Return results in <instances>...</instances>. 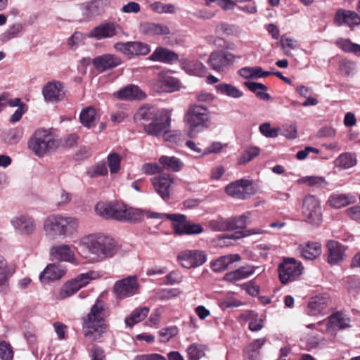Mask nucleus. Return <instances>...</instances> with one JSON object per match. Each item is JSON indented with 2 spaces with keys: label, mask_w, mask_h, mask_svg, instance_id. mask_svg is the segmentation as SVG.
<instances>
[{
  "label": "nucleus",
  "mask_w": 360,
  "mask_h": 360,
  "mask_svg": "<svg viewBox=\"0 0 360 360\" xmlns=\"http://www.w3.org/2000/svg\"><path fill=\"white\" fill-rule=\"evenodd\" d=\"M107 316V304L104 301L97 299L89 311L82 318L84 335L91 341L101 338L108 328Z\"/></svg>",
  "instance_id": "1"
},
{
  "label": "nucleus",
  "mask_w": 360,
  "mask_h": 360,
  "mask_svg": "<svg viewBox=\"0 0 360 360\" xmlns=\"http://www.w3.org/2000/svg\"><path fill=\"white\" fill-rule=\"evenodd\" d=\"M95 211L103 218L121 221L137 222L143 219V212L140 209L128 207L118 202H98L95 206Z\"/></svg>",
  "instance_id": "2"
},
{
  "label": "nucleus",
  "mask_w": 360,
  "mask_h": 360,
  "mask_svg": "<svg viewBox=\"0 0 360 360\" xmlns=\"http://www.w3.org/2000/svg\"><path fill=\"white\" fill-rule=\"evenodd\" d=\"M78 226L79 221L75 217L53 214L44 220V231L46 237L55 240L58 237H72L77 233Z\"/></svg>",
  "instance_id": "3"
},
{
  "label": "nucleus",
  "mask_w": 360,
  "mask_h": 360,
  "mask_svg": "<svg viewBox=\"0 0 360 360\" xmlns=\"http://www.w3.org/2000/svg\"><path fill=\"white\" fill-rule=\"evenodd\" d=\"M79 245L101 259L112 257L118 250L115 240L101 233L89 234L80 239Z\"/></svg>",
  "instance_id": "4"
},
{
  "label": "nucleus",
  "mask_w": 360,
  "mask_h": 360,
  "mask_svg": "<svg viewBox=\"0 0 360 360\" xmlns=\"http://www.w3.org/2000/svg\"><path fill=\"white\" fill-rule=\"evenodd\" d=\"M210 120V112L207 106L191 104L184 117V121L188 127V136L193 138L198 132L209 128Z\"/></svg>",
  "instance_id": "5"
},
{
  "label": "nucleus",
  "mask_w": 360,
  "mask_h": 360,
  "mask_svg": "<svg viewBox=\"0 0 360 360\" xmlns=\"http://www.w3.org/2000/svg\"><path fill=\"white\" fill-rule=\"evenodd\" d=\"M28 147L35 155L43 157L57 148L58 142L51 131L39 129L34 131L28 141Z\"/></svg>",
  "instance_id": "6"
},
{
  "label": "nucleus",
  "mask_w": 360,
  "mask_h": 360,
  "mask_svg": "<svg viewBox=\"0 0 360 360\" xmlns=\"http://www.w3.org/2000/svg\"><path fill=\"white\" fill-rule=\"evenodd\" d=\"M98 277V274L94 271L79 274L75 278L65 282L62 285L58 293V299L61 300L72 296L88 285L91 281Z\"/></svg>",
  "instance_id": "7"
},
{
  "label": "nucleus",
  "mask_w": 360,
  "mask_h": 360,
  "mask_svg": "<svg viewBox=\"0 0 360 360\" xmlns=\"http://www.w3.org/2000/svg\"><path fill=\"white\" fill-rule=\"evenodd\" d=\"M302 214L306 222L312 226H319L322 222L320 200L315 195H306L302 201Z\"/></svg>",
  "instance_id": "8"
},
{
  "label": "nucleus",
  "mask_w": 360,
  "mask_h": 360,
  "mask_svg": "<svg viewBox=\"0 0 360 360\" xmlns=\"http://www.w3.org/2000/svg\"><path fill=\"white\" fill-rule=\"evenodd\" d=\"M304 267L302 263L294 258H284L278 268V276L283 284H288L297 280L302 274Z\"/></svg>",
  "instance_id": "9"
},
{
  "label": "nucleus",
  "mask_w": 360,
  "mask_h": 360,
  "mask_svg": "<svg viewBox=\"0 0 360 360\" xmlns=\"http://www.w3.org/2000/svg\"><path fill=\"white\" fill-rule=\"evenodd\" d=\"M171 115L166 109H161V112L150 123L144 124V131L150 135L160 137L169 131Z\"/></svg>",
  "instance_id": "10"
},
{
  "label": "nucleus",
  "mask_w": 360,
  "mask_h": 360,
  "mask_svg": "<svg viewBox=\"0 0 360 360\" xmlns=\"http://www.w3.org/2000/svg\"><path fill=\"white\" fill-rule=\"evenodd\" d=\"M236 56L224 50L214 51L210 55L208 65L217 72H224L235 63Z\"/></svg>",
  "instance_id": "11"
},
{
  "label": "nucleus",
  "mask_w": 360,
  "mask_h": 360,
  "mask_svg": "<svg viewBox=\"0 0 360 360\" xmlns=\"http://www.w3.org/2000/svg\"><path fill=\"white\" fill-rule=\"evenodd\" d=\"M225 191L227 195L240 200L248 199L255 193L252 181L246 179H240L229 184Z\"/></svg>",
  "instance_id": "12"
},
{
  "label": "nucleus",
  "mask_w": 360,
  "mask_h": 360,
  "mask_svg": "<svg viewBox=\"0 0 360 360\" xmlns=\"http://www.w3.org/2000/svg\"><path fill=\"white\" fill-rule=\"evenodd\" d=\"M177 260L183 267L191 269L204 264L207 262V256L202 250H185L179 253Z\"/></svg>",
  "instance_id": "13"
},
{
  "label": "nucleus",
  "mask_w": 360,
  "mask_h": 360,
  "mask_svg": "<svg viewBox=\"0 0 360 360\" xmlns=\"http://www.w3.org/2000/svg\"><path fill=\"white\" fill-rule=\"evenodd\" d=\"M139 288V283L136 276H128L115 282L113 292L117 298L125 299L134 295Z\"/></svg>",
  "instance_id": "14"
},
{
  "label": "nucleus",
  "mask_w": 360,
  "mask_h": 360,
  "mask_svg": "<svg viewBox=\"0 0 360 360\" xmlns=\"http://www.w3.org/2000/svg\"><path fill=\"white\" fill-rule=\"evenodd\" d=\"M120 34H124L122 27L116 22H104L94 27L90 31L88 36L101 40L105 38H112Z\"/></svg>",
  "instance_id": "15"
},
{
  "label": "nucleus",
  "mask_w": 360,
  "mask_h": 360,
  "mask_svg": "<svg viewBox=\"0 0 360 360\" xmlns=\"http://www.w3.org/2000/svg\"><path fill=\"white\" fill-rule=\"evenodd\" d=\"M11 223L15 230L22 236H30L33 234L37 228L33 217L27 214H20L13 217Z\"/></svg>",
  "instance_id": "16"
},
{
  "label": "nucleus",
  "mask_w": 360,
  "mask_h": 360,
  "mask_svg": "<svg viewBox=\"0 0 360 360\" xmlns=\"http://www.w3.org/2000/svg\"><path fill=\"white\" fill-rule=\"evenodd\" d=\"M92 63L97 70L104 72L120 65L122 60L116 55L106 53L94 58Z\"/></svg>",
  "instance_id": "17"
},
{
  "label": "nucleus",
  "mask_w": 360,
  "mask_h": 360,
  "mask_svg": "<svg viewBox=\"0 0 360 360\" xmlns=\"http://www.w3.org/2000/svg\"><path fill=\"white\" fill-rule=\"evenodd\" d=\"M334 22L338 26L346 25L353 28L360 25V13L351 10L339 9L335 15Z\"/></svg>",
  "instance_id": "18"
},
{
  "label": "nucleus",
  "mask_w": 360,
  "mask_h": 360,
  "mask_svg": "<svg viewBox=\"0 0 360 360\" xmlns=\"http://www.w3.org/2000/svg\"><path fill=\"white\" fill-rule=\"evenodd\" d=\"M42 94L47 102H58L65 98V91L58 82L47 83L43 88Z\"/></svg>",
  "instance_id": "19"
},
{
  "label": "nucleus",
  "mask_w": 360,
  "mask_h": 360,
  "mask_svg": "<svg viewBox=\"0 0 360 360\" xmlns=\"http://www.w3.org/2000/svg\"><path fill=\"white\" fill-rule=\"evenodd\" d=\"M109 5V0H93L82 5V13L89 20L103 13Z\"/></svg>",
  "instance_id": "20"
},
{
  "label": "nucleus",
  "mask_w": 360,
  "mask_h": 360,
  "mask_svg": "<svg viewBox=\"0 0 360 360\" xmlns=\"http://www.w3.org/2000/svg\"><path fill=\"white\" fill-rule=\"evenodd\" d=\"M152 184L156 192L164 200L169 198V189L174 183V179L170 175H162L153 178Z\"/></svg>",
  "instance_id": "21"
},
{
  "label": "nucleus",
  "mask_w": 360,
  "mask_h": 360,
  "mask_svg": "<svg viewBox=\"0 0 360 360\" xmlns=\"http://www.w3.org/2000/svg\"><path fill=\"white\" fill-rule=\"evenodd\" d=\"M328 257V262L332 265H335L344 260L346 248L335 240H329L327 243Z\"/></svg>",
  "instance_id": "22"
},
{
  "label": "nucleus",
  "mask_w": 360,
  "mask_h": 360,
  "mask_svg": "<svg viewBox=\"0 0 360 360\" xmlns=\"http://www.w3.org/2000/svg\"><path fill=\"white\" fill-rule=\"evenodd\" d=\"M51 257L58 261L67 262L72 264L76 263V258L74 252L70 247L66 244L52 246L50 249Z\"/></svg>",
  "instance_id": "23"
},
{
  "label": "nucleus",
  "mask_w": 360,
  "mask_h": 360,
  "mask_svg": "<svg viewBox=\"0 0 360 360\" xmlns=\"http://www.w3.org/2000/svg\"><path fill=\"white\" fill-rule=\"evenodd\" d=\"M66 274V269L62 265L49 264L39 275V280L43 283L60 279Z\"/></svg>",
  "instance_id": "24"
},
{
  "label": "nucleus",
  "mask_w": 360,
  "mask_h": 360,
  "mask_svg": "<svg viewBox=\"0 0 360 360\" xmlns=\"http://www.w3.org/2000/svg\"><path fill=\"white\" fill-rule=\"evenodd\" d=\"M139 32L147 36L167 35L170 34L169 28L162 23L142 22L139 25Z\"/></svg>",
  "instance_id": "25"
},
{
  "label": "nucleus",
  "mask_w": 360,
  "mask_h": 360,
  "mask_svg": "<svg viewBox=\"0 0 360 360\" xmlns=\"http://www.w3.org/2000/svg\"><path fill=\"white\" fill-rule=\"evenodd\" d=\"M115 96L125 101L141 100L146 97L145 93L137 86L130 84L114 93Z\"/></svg>",
  "instance_id": "26"
},
{
  "label": "nucleus",
  "mask_w": 360,
  "mask_h": 360,
  "mask_svg": "<svg viewBox=\"0 0 360 360\" xmlns=\"http://www.w3.org/2000/svg\"><path fill=\"white\" fill-rule=\"evenodd\" d=\"M15 273V268L9 264L6 259L0 255V292H6L8 289V282Z\"/></svg>",
  "instance_id": "27"
},
{
  "label": "nucleus",
  "mask_w": 360,
  "mask_h": 360,
  "mask_svg": "<svg viewBox=\"0 0 360 360\" xmlns=\"http://www.w3.org/2000/svg\"><path fill=\"white\" fill-rule=\"evenodd\" d=\"M298 250L303 258L313 260L321 254V245L318 242H308L300 245Z\"/></svg>",
  "instance_id": "28"
},
{
  "label": "nucleus",
  "mask_w": 360,
  "mask_h": 360,
  "mask_svg": "<svg viewBox=\"0 0 360 360\" xmlns=\"http://www.w3.org/2000/svg\"><path fill=\"white\" fill-rule=\"evenodd\" d=\"M256 267L252 265L241 266L235 271L226 273L224 280L229 282H236L248 278L255 273Z\"/></svg>",
  "instance_id": "29"
},
{
  "label": "nucleus",
  "mask_w": 360,
  "mask_h": 360,
  "mask_svg": "<svg viewBox=\"0 0 360 360\" xmlns=\"http://www.w3.org/2000/svg\"><path fill=\"white\" fill-rule=\"evenodd\" d=\"M240 256L238 254L221 256L211 262V269L214 272H221L227 269L229 265L233 262L240 261Z\"/></svg>",
  "instance_id": "30"
},
{
  "label": "nucleus",
  "mask_w": 360,
  "mask_h": 360,
  "mask_svg": "<svg viewBox=\"0 0 360 360\" xmlns=\"http://www.w3.org/2000/svg\"><path fill=\"white\" fill-rule=\"evenodd\" d=\"M355 202L356 197L350 193L332 194L328 200L329 206L335 209H340Z\"/></svg>",
  "instance_id": "31"
},
{
  "label": "nucleus",
  "mask_w": 360,
  "mask_h": 360,
  "mask_svg": "<svg viewBox=\"0 0 360 360\" xmlns=\"http://www.w3.org/2000/svg\"><path fill=\"white\" fill-rule=\"evenodd\" d=\"M328 305V298L323 296H316L311 299L308 304V314L311 316H318L325 314Z\"/></svg>",
  "instance_id": "32"
},
{
  "label": "nucleus",
  "mask_w": 360,
  "mask_h": 360,
  "mask_svg": "<svg viewBox=\"0 0 360 360\" xmlns=\"http://www.w3.org/2000/svg\"><path fill=\"white\" fill-rule=\"evenodd\" d=\"M153 61L172 63L178 60V55L172 51L163 47H158L148 58Z\"/></svg>",
  "instance_id": "33"
},
{
  "label": "nucleus",
  "mask_w": 360,
  "mask_h": 360,
  "mask_svg": "<svg viewBox=\"0 0 360 360\" xmlns=\"http://www.w3.org/2000/svg\"><path fill=\"white\" fill-rule=\"evenodd\" d=\"M266 338H258L253 340L244 349V357L248 360H257L260 356L259 349L266 343Z\"/></svg>",
  "instance_id": "34"
},
{
  "label": "nucleus",
  "mask_w": 360,
  "mask_h": 360,
  "mask_svg": "<svg viewBox=\"0 0 360 360\" xmlns=\"http://www.w3.org/2000/svg\"><path fill=\"white\" fill-rule=\"evenodd\" d=\"M350 319L346 314L342 312H336L329 317V320L326 323V330H329L331 327H336L339 329H345L349 328Z\"/></svg>",
  "instance_id": "35"
},
{
  "label": "nucleus",
  "mask_w": 360,
  "mask_h": 360,
  "mask_svg": "<svg viewBox=\"0 0 360 360\" xmlns=\"http://www.w3.org/2000/svg\"><path fill=\"white\" fill-rule=\"evenodd\" d=\"M216 91L221 95L231 98H240L243 96V93L237 86L228 83H219L215 85Z\"/></svg>",
  "instance_id": "36"
},
{
  "label": "nucleus",
  "mask_w": 360,
  "mask_h": 360,
  "mask_svg": "<svg viewBox=\"0 0 360 360\" xmlns=\"http://www.w3.org/2000/svg\"><path fill=\"white\" fill-rule=\"evenodd\" d=\"M79 120L84 127L90 129L96 125L98 116L95 108L87 107L81 111Z\"/></svg>",
  "instance_id": "37"
},
{
  "label": "nucleus",
  "mask_w": 360,
  "mask_h": 360,
  "mask_svg": "<svg viewBox=\"0 0 360 360\" xmlns=\"http://www.w3.org/2000/svg\"><path fill=\"white\" fill-rule=\"evenodd\" d=\"M166 218L173 221L172 228L175 234L185 235L188 220L184 214H168Z\"/></svg>",
  "instance_id": "38"
},
{
  "label": "nucleus",
  "mask_w": 360,
  "mask_h": 360,
  "mask_svg": "<svg viewBox=\"0 0 360 360\" xmlns=\"http://www.w3.org/2000/svg\"><path fill=\"white\" fill-rule=\"evenodd\" d=\"M161 112V109L158 110L153 106L144 105L141 107L135 114V120L139 121L149 122L156 117Z\"/></svg>",
  "instance_id": "39"
},
{
  "label": "nucleus",
  "mask_w": 360,
  "mask_h": 360,
  "mask_svg": "<svg viewBox=\"0 0 360 360\" xmlns=\"http://www.w3.org/2000/svg\"><path fill=\"white\" fill-rule=\"evenodd\" d=\"M23 30V25L20 22H15L8 26V27L0 34V41L6 43L8 41L17 37Z\"/></svg>",
  "instance_id": "40"
},
{
  "label": "nucleus",
  "mask_w": 360,
  "mask_h": 360,
  "mask_svg": "<svg viewBox=\"0 0 360 360\" xmlns=\"http://www.w3.org/2000/svg\"><path fill=\"white\" fill-rule=\"evenodd\" d=\"M244 84L260 99L264 101H269L270 99V95L265 92L268 89L266 85L255 82H245Z\"/></svg>",
  "instance_id": "41"
},
{
  "label": "nucleus",
  "mask_w": 360,
  "mask_h": 360,
  "mask_svg": "<svg viewBox=\"0 0 360 360\" xmlns=\"http://www.w3.org/2000/svg\"><path fill=\"white\" fill-rule=\"evenodd\" d=\"M184 69L190 75L202 77L207 72L206 67L198 60H191L184 65Z\"/></svg>",
  "instance_id": "42"
},
{
  "label": "nucleus",
  "mask_w": 360,
  "mask_h": 360,
  "mask_svg": "<svg viewBox=\"0 0 360 360\" xmlns=\"http://www.w3.org/2000/svg\"><path fill=\"white\" fill-rule=\"evenodd\" d=\"M159 162L164 169L165 167L174 172L179 171L184 165L180 159L176 157L163 155L160 158Z\"/></svg>",
  "instance_id": "43"
},
{
  "label": "nucleus",
  "mask_w": 360,
  "mask_h": 360,
  "mask_svg": "<svg viewBox=\"0 0 360 360\" xmlns=\"http://www.w3.org/2000/svg\"><path fill=\"white\" fill-rule=\"evenodd\" d=\"M149 309L148 307H143L136 309L131 314L125 319V323L127 326L131 327L134 324L143 320L148 315Z\"/></svg>",
  "instance_id": "44"
},
{
  "label": "nucleus",
  "mask_w": 360,
  "mask_h": 360,
  "mask_svg": "<svg viewBox=\"0 0 360 360\" xmlns=\"http://www.w3.org/2000/svg\"><path fill=\"white\" fill-rule=\"evenodd\" d=\"M335 164L343 169L351 168L356 164V155L350 153H342L335 160Z\"/></svg>",
  "instance_id": "45"
},
{
  "label": "nucleus",
  "mask_w": 360,
  "mask_h": 360,
  "mask_svg": "<svg viewBox=\"0 0 360 360\" xmlns=\"http://www.w3.org/2000/svg\"><path fill=\"white\" fill-rule=\"evenodd\" d=\"M149 7L158 14H174L176 11V8L174 4H163L161 1H155L150 4Z\"/></svg>",
  "instance_id": "46"
},
{
  "label": "nucleus",
  "mask_w": 360,
  "mask_h": 360,
  "mask_svg": "<svg viewBox=\"0 0 360 360\" xmlns=\"http://www.w3.org/2000/svg\"><path fill=\"white\" fill-rule=\"evenodd\" d=\"M206 347L199 344H192L186 349L188 360H200L205 355Z\"/></svg>",
  "instance_id": "47"
},
{
  "label": "nucleus",
  "mask_w": 360,
  "mask_h": 360,
  "mask_svg": "<svg viewBox=\"0 0 360 360\" xmlns=\"http://www.w3.org/2000/svg\"><path fill=\"white\" fill-rule=\"evenodd\" d=\"M335 44L345 52L354 53L360 56V45L352 43L349 39H340L336 41Z\"/></svg>",
  "instance_id": "48"
},
{
  "label": "nucleus",
  "mask_w": 360,
  "mask_h": 360,
  "mask_svg": "<svg viewBox=\"0 0 360 360\" xmlns=\"http://www.w3.org/2000/svg\"><path fill=\"white\" fill-rule=\"evenodd\" d=\"M299 183L305 184L309 186L321 188L327 186L325 178L319 176H307L299 179Z\"/></svg>",
  "instance_id": "49"
},
{
  "label": "nucleus",
  "mask_w": 360,
  "mask_h": 360,
  "mask_svg": "<svg viewBox=\"0 0 360 360\" xmlns=\"http://www.w3.org/2000/svg\"><path fill=\"white\" fill-rule=\"evenodd\" d=\"M208 227L213 231H230L229 219L219 217L209 221Z\"/></svg>",
  "instance_id": "50"
},
{
  "label": "nucleus",
  "mask_w": 360,
  "mask_h": 360,
  "mask_svg": "<svg viewBox=\"0 0 360 360\" xmlns=\"http://www.w3.org/2000/svg\"><path fill=\"white\" fill-rule=\"evenodd\" d=\"M250 215V213L248 212L238 217L228 218L230 231L245 228Z\"/></svg>",
  "instance_id": "51"
},
{
  "label": "nucleus",
  "mask_w": 360,
  "mask_h": 360,
  "mask_svg": "<svg viewBox=\"0 0 360 360\" xmlns=\"http://www.w3.org/2000/svg\"><path fill=\"white\" fill-rule=\"evenodd\" d=\"M158 82L161 87L167 88L169 91L178 86V82L172 77L165 72H160L158 75Z\"/></svg>",
  "instance_id": "52"
},
{
  "label": "nucleus",
  "mask_w": 360,
  "mask_h": 360,
  "mask_svg": "<svg viewBox=\"0 0 360 360\" xmlns=\"http://www.w3.org/2000/svg\"><path fill=\"white\" fill-rule=\"evenodd\" d=\"M72 200V194L64 189H60L55 195L53 198L54 204L58 207L66 206Z\"/></svg>",
  "instance_id": "53"
},
{
  "label": "nucleus",
  "mask_w": 360,
  "mask_h": 360,
  "mask_svg": "<svg viewBox=\"0 0 360 360\" xmlns=\"http://www.w3.org/2000/svg\"><path fill=\"white\" fill-rule=\"evenodd\" d=\"M259 151L260 150L257 147L248 148L242 153L238 158V163L239 165H244L250 162L255 157L259 155Z\"/></svg>",
  "instance_id": "54"
},
{
  "label": "nucleus",
  "mask_w": 360,
  "mask_h": 360,
  "mask_svg": "<svg viewBox=\"0 0 360 360\" xmlns=\"http://www.w3.org/2000/svg\"><path fill=\"white\" fill-rule=\"evenodd\" d=\"M246 319L250 320L249 329L251 331H259L264 326L262 319L258 318V315L254 311H248L246 314Z\"/></svg>",
  "instance_id": "55"
},
{
  "label": "nucleus",
  "mask_w": 360,
  "mask_h": 360,
  "mask_svg": "<svg viewBox=\"0 0 360 360\" xmlns=\"http://www.w3.org/2000/svg\"><path fill=\"white\" fill-rule=\"evenodd\" d=\"M132 56H146L150 52V46L141 41H131Z\"/></svg>",
  "instance_id": "56"
},
{
  "label": "nucleus",
  "mask_w": 360,
  "mask_h": 360,
  "mask_svg": "<svg viewBox=\"0 0 360 360\" xmlns=\"http://www.w3.org/2000/svg\"><path fill=\"white\" fill-rule=\"evenodd\" d=\"M261 72V67H245L240 69L238 74L245 79H257L259 78Z\"/></svg>",
  "instance_id": "57"
},
{
  "label": "nucleus",
  "mask_w": 360,
  "mask_h": 360,
  "mask_svg": "<svg viewBox=\"0 0 360 360\" xmlns=\"http://www.w3.org/2000/svg\"><path fill=\"white\" fill-rule=\"evenodd\" d=\"M91 178L105 176L108 174V169L104 162H98L91 167L86 172Z\"/></svg>",
  "instance_id": "58"
},
{
  "label": "nucleus",
  "mask_w": 360,
  "mask_h": 360,
  "mask_svg": "<svg viewBox=\"0 0 360 360\" xmlns=\"http://www.w3.org/2000/svg\"><path fill=\"white\" fill-rule=\"evenodd\" d=\"M107 160L110 173H117L120 169V156L117 153H110L108 155Z\"/></svg>",
  "instance_id": "59"
},
{
  "label": "nucleus",
  "mask_w": 360,
  "mask_h": 360,
  "mask_svg": "<svg viewBox=\"0 0 360 360\" xmlns=\"http://www.w3.org/2000/svg\"><path fill=\"white\" fill-rule=\"evenodd\" d=\"M280 43L284 54L287 56H292V53L288 49H295L297 47V41L292 38L282 36Z\"/></svg>",
  "instance_id": "60"
},
{
  "label": "nucleus",
  "mask_w": 360,
  "mask_h": 360,
  "mask_svg": "<svg viewBox=\"0 0 360 360\" xmlns=\"http://www.w3.org/2000/svg\"><path fill=\"white\" fill-rule=\"evenodd\" d=\"M356 70V63L352 60H342L340 63V70L347 76L353 75Z\"/></svg>",
  "instance_id": "61"
},
{
  "label": "nucleus",
  "mask_w": 360,
  "mask_h": 360,
  "mask_svg": "<svg viewBox=\"0 0 360 360\" xmlns=\"http://www.w3.org/2000/svg\"><path fill=\"white\" fill-rule=\"evenodd\" d=\"M13 349L10 344L2 341L0 342V358L2 360H12Z\"/></svg>",
  "instance_id": "62"
},
{
  "label": "nucleus",
  "mask_w": 360,
  "mask_h": 360,
  "mask_svg": "<svg viewBox=\"0 0 360 360\" xmlns=\"http://www.w3.org/2000/svg\"><path fill=\"white\" fill-rule=\"evenodd\" d=\"M259 131L262 135L268 138H276L278 135V128H271L269 122L263 123L259 126Z\"/></svg>",
  "instance_id": "63"
},
{
  "label": "nucleus",
  "mask_w": 360,
  "mask_h": 360,
  "mask_svg": "<svg viewBox=\"0 0 360 360\" xmlns=\"http://www.w3.org/2000/svg\"><path fill=\"white\" fill-rule=\"evenodd\" d=\"M238 29L235 25L227 23H220L216 26V32L226 35H233L237 33Z\"/></svg>",
  "instance_id": "64"
}]
</instances>
